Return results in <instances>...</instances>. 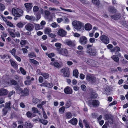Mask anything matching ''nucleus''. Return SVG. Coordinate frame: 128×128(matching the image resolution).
I'll use <instances>...</instances> for the list:
<instances>
[{
    "label": "nucleus",
    "instance_id": "obj_32",
    "mask_svg": "<svg viewBox=\"0 0 128 128\" xmlns=\"http://www.w3.org/2000/svg\"><path fill=\"white\" fill-rule=\"evenodd\" d=\"M40 75L42 76L45 79H47L49 76V75L48 74L46 73L43 72L42 73L40 74Z\"/></svg>",
    "mask_w": 128,
    "mask_h": 128
},
{
    "label": "nucleus",
    "instance_id": "obj_44",
    "mask_svg": "<svg viewBox=\"0 0 128 128\" xmlns=\"http://www.w3.org/2000/svg\"><path fill=\"white\" fill-rule=\"evenodd\" d=\"M49 10L51 11H60V10L58 8H54L50 7L48 8Z\"/></svg>",
    "mask_w": 128,
    "mask_h": 128
},
{
    "label": "nucleus",
    "instance_id": "obj_16",
    "mask_svg": "<svg viewBox=\"0 0 128 128\" xmlns=\"http://www.w3.org/2000/svg\"><path fill=\"white\" fill-rule=\"evenodd\" d=\"M66 32L62 29H59L58 32V34L62 37L65 36L66 34Z\"/></svg>",
    "mask_w": 128,
    "mask_h": 128
},
{
    "label": "nucleus",
    "instance_id": "obj_55",
    "mask_svg": "<svg viewBox=\"0 0 128 128\" xmlns=\"http://www.w3.org/2000/svg\"><path fill=\"white\" fill-rule=\"evenodd\" d=\"M26 115L27 117L29 118H32V113L29 111H28L26 112Z\"/></svg>",
    "mask_w": 128,
    "mask_h": 128
},
{
    "label": "nucleus",
    "instance_id": "obj_7",
    "mask_svg": "<svg viewBox=\"0 0 128 128\" xmlns=\"http://www.w3.org/2000/svg\"><path fill=\"white\" fill-rule=\"evenodd\" d=\"M100 40L104 43L106 44L109 43V39L106 36L102 35L100 37Z\"/></svg>",
    "mask_w": 128,
    "mask_h": 128
},
{
    "label": "nucleus",
    "instance_id": "obj_47",
    "mask_svg": "<svg viewBox=\"0 0 128 128\" xmlns=\"http://www.w3.org/2000/svg\"><path fill=\"white\" fill-rule=\"evenodd\" d=\"M32 102L35 104L38 103L40 102L39 100L37 98H34L32 100Z\"/></svg>",
    "mask_w": 128,
    "mask_h": 128
},
{
    "label": "nucleus",
    "instance_id": "obj_34",
    "mask_svg": "<svg viewBox=\"0 0 128 128\" xmlns=\"http://www.w3.org/2000/svg\"><path fill=\"white\" fill-rule=\"evenodd\" d=\"M73 76H75L76 78H78V72L77 69H75L73 70Z\"/></svg>",
    "mask_w": 128,
    "mask_h": 128
},
{
    "label": "nucleus",
    "instance_id": "obj_64",
    "mask_svg": "<svg viewBox=\"0 0 128 128\" xmlns=\"http://www.w3.org/2000/svg\"><path fill=\"white\" fill-rule=\"evenodd\" d=\"M6 24L8 26L13 27L14 25L12 24L10 22H6Z\"/></svg>",
    "mask_w": 128,
    "mask_h": 128
},
{
    "label": "nucleus",
    "instance_id": "obj_23",
    "mask_svg": "<svg viewBox=\"0 0 128 128\" xmlns=\"http://www.w3.org/2000/svg\"><path fill=\"white\" fill-rule=\"evenodd\" d=\"M108 10L110 12L112 13H116V10L114 6H110L108 8Z\"/></svg>",
    "mask_w": 128,
    "mask_h": 128
},
{
    "label": "nucleus",
    "instance_id": "obj_61",
    "mask_svg": "<svg viewBox=\"0 0 128 128\" xmlns=\"http://www.w3.org/2000/svg\"><path fill=\"white\" fill-rule=\"evenodd\" d=\"M16 26L19 28H22L23 27V24L21 22H19L16 24Z\"/></svg>",
    "mask_w": 128,
    "mask_h": 128
},
{
    "label": "nucleus",
    "instance_id": "obj_20",
    "mask_svg": "<svg viewBox=\"0 0 128 128\" xmlns=\"http://www.w3.org/2000/svg\"><path fill=\"white\" fill-rule=\"evenodd\" d=\"M78 122L77 119L74 118H72L70 120L68 121L69 123L72 124L76 125L77 124Z\"/></svg>",
    "mask_w": 128,
    "mask_h": 128
},
{
    "label": "nucleus",
    "instance_id": "obj_21",
    "mask_svg": "<svg viewBox=\"0 0 128 128\" xmlns=\"http://www.w3.org/2000/svg\"><path fill=\"white\" fill-rule=\"evenodd\" d=\"M25 18L26 19L31 21H34L36 20L35 17L32 16H29L28 15H26V16Z\"/></svg>",
    "mask_w": 128,
    "mask_h": 128
},
{
    "label": "nucleus",
    "instance_id": "obj_42",
    "mask_svg": "<svg viewBox=\"0 0 128 128\" xmlns=\"http://www.w3.org/2000/svg\"><path fill=\"white\" fill-rule=\"evenodd\" d=\"M97 94L95 92H93L91 93V97L92 98H96L97 97Z\"/></svg>",
    "mask_w": 128,
    "mask_h": 128
},
{
    "label": "nucleus",
    "instance_id": "obj_30",
    "mask_svg": "<svg viewBox=\"0 0 128 128\" xmlns=\"http://www.w3.org/2000/svg\"><path fill=\"white\" fill-rule=\"evenodd\" d=\"M50 64L52 66H54V67L58 68L60 66V64L59 63L57 62H51Z\"/></svg>",
    "mask_w": 128,
    "mask_h": 128
},
{
    "label": "nucleus",
    "instance_id": "obj_35",
    "mask_svg": "<svg viewBox=\"0 0 128 128\" xmlns=\"http://www.w3.org/2000/svg\"><path fill=\"white\" fill-rule=\"evenodd\" d=\"M66 117L67 119L70 118L72 117V114L70 112H67L66 113Z\"/></svg>",
    "mask_w": 128,
    "mask_h": 128
},
{
    "label": "nucleus",
    "instance_id": "obj_63",
    "mask_svg": "<svg viewBox=\"0 0 128 128\" xmlns=\"http://www.w3.org/2000/svg\"><path fill=\"white\" fill-rule=\"evenodd\" d=\"M28 56L32 58V57H35L36 56L35 54L33 52H32L28 54Z\"/></svg>",
    "mask_w": 128,
    "mask_h": 128
},
{
    "label": "nucleus",
    "instance_id": "obj_46",
    "mask_svg": "<svg viewBox=\"0 0 128 128\" xmlns=\"http://www.w3.org/2000/svg\"><path fill=\"white\" fill-rule=\"evenodd\" d=\"M51 26L54 28H55L56 27H58V28L60 27V26L56 22H54L52 23Z\"/></svg>",
    "mask_w": 128,
    "mask_h": 128
},
{
    "label": "nucleus",
    "instance_id": "obj_8",
    "mask_svg": "<svg viewBox=\"0 0 128 128\" xmlns=\"http://www.w3.org/2000/svg\"><path fill=\"white\" fill-rule=\"evenodd\" d=\"M87 38L85 36H82L80 38L79 42L82 44L85 45L87 43Z\"/></svg>",
    "mask_w": 128,
    "mask_h": 128
},
{
    "label": "nucleus",
    "instance_id": "obj_52",
    "mask_svg": "<svg viewBox=\"0 0 128 128\" xmlns=\"http://www.w3.org/2000/svg\"><path fill=\"white\" fill-rule=\"evenodd\" d=\"M4 6L2 3H0V10L1 11H3L5 9Z\"/></svg>",
    "mask_w": 128,
    "mask_h": 128
},
{
    "label": "nucleus",
    "instance_id": "obj_5",
    "mask_svg": "<svg viewBox=\"0 0 128 128\" xmlns=\"http://www.w3.org/2000/svg\"><path fill=\"white\" fill-rule=\"evenodd\" d=\"M86 52L88 54L92 56H95L97 54L96 50L94 48H91L90 50H87Z\"/></svg>",
    "mask_w": 128,
    "mask_h": 128
},
{
    "label": "nucleus",
    "instance_id": "obj_62",
    "mask_svg": "<svg viewBox=\"0 0 128 128\" xmlns=\"http://www.w3.org/2000/svg\"><path fill=\"white\" fill-rule=\"evenodd\" d=\"M60 8L62 10H64V11H66L67 12H72V10H70V9H65V8H62L61 7H60Z\"/></svg>",
    "mask_w": 128,
    "mask_h": 128
},
{
    "label": "nucleus",
    "instance_id": "obj_22",
    "mask_svg": "<svg viewBox=\"0 0 128 128\" xmlns=\"http://www.w3.org/2000/svg\"><path fill=\"white\" fill-rule=\"evenodd\" d=\"M110 17L112 19L116 20H118L121 17V16L120 14H117L111 16Z\"/></svg>",
    "mask_w": 128,
    "mask_h": 128
},
{
    "label": "nucleus",
    "instance_id": "obj_45",
    "mask_svg": "<svg viewBox=\"0 0 128 128\" xmlns=\"http://www.w3.org/2000/svg\"><path fill=\"white\" fill-rule=\"evenodd\" d=\"M53 86V85L52 83H47L46 82V87L50 88L52 87Z\"/></svg>",
    "mask_w": 128,
    "mask_h": 128
},
{
    "label": "nucleus",
    "instance_id": "obj_15",
    "mask_svg": "<svg viewBox=\"0 0 128 128\" xmlns=\"http://www.w3.org/2000/svg\"><path fill=\"white\" fill-rule=\"evenodd\" d=\"M64 92L67 94H71L72 93V89L69 86H67L64 89Z\"/></svg>",
    "mask_w": 128,
    "mask_h": 128
},
{
    "label": "nucleus",
    "instance_id": "obj_43",
    "mask_svg": "<svg viewBox=\"0 0 128 128\" xmlns=\"http://www.w3.org/2000/svg\"><path fill=\"white\" fill-rule=\"evenodd\" d=\"M65 109V107L63 106L60 108L59 110V112L61 114H62L64 112Z\"/></svg>",
    "mask_w": 128,
    "mask_h": 128
},
{
    "label": "nucleus",
    "instance_id": "obj_41",
    "mask_svg": "<svg viewBox=\"0 0 128 128\" xmlns=\"http://www.w3.org/2000/svg\"><path fill=\"white\" fill-rule=\"evenodd\" d=\"M8 109L4 108L2 110V114L4 116L6 115L8 112Z\"/></svg>",
    "mask_w": 128,
    "mask_h": 128
},
{
    "label": "nucleus",
    "instance_id": "obj_26",
    "mask_svg": "<svg viewBox=\"0 0 128 128\" xmlns=\"http://www.w3.org/2000/svg\"><path fill=\"white\" fill-rule=\"evenodd\" d=\"M84 60L86 62V63L92 65V62H94V60L90 59H87L85 58L84 59Z\"/></svg>",
    "mask_w": 128,
    "mask_h": 128
},
{
    "label": "nucleus",
    "instance_id": "obj_27",
    "mask_svg": "<svg viewBox=\"0 0 128 128\" xmlns=\"http://www.w3.org/2000/svg\"><path fill=\"white\" fill-rule=\"evenodd\" d=\"M11 103L10 102H6L4 108L8 109V110H10L11 107H10Z\"/></svg>",
    "mask_w": 128,
    "mask_h": 128
},
{
    "label": "nucleus",
    "instance_id": "obj_4",
    "mask_svg": "<svg viewBox=\"0 0 128 128\" xmlns=\"http://www.w3.org/2000/svg\"><path fill=\"white\" fill-rule=\"evenodd\" d=\"M100 104L99 101L97 100H92L88 104V105L90 107L92 106L96 108Z\"/></svg>",
    "mask_w": 128,
    "mask_h": 128
},
{
    "label": "nucleus",
    "instance_id": "obj_24",
    "mask_svg": "<svg viewBox=\"0 0 128 128\" xmlns=\"http://www.w3.org/2000/svg\"><path fill=\"white\" fill-rule=\"evenodd\" d=\"M92 26L89 23H88L85 25L84 28L86 30H90L92 29Z\"/></svg>",
    "mask_w": 128,
    "mask_h": 128
},
{
    "label": "nucleus",
    "instance_id": "obj_53",
    "mask_svg": "<svg viewBox=\"0 0 128 128\" xmlns=\"http://www.w3.org/2000/svg\"><path fill=\"white\" fill-rule=\"evenodd\" d=\"M32 110L33 111V113H34L39 112V111H38V109L34 107H33L32 108Z\"/></svg>",
    "mask_w": 128,
    "mask_h": 128
},
{
    "label": "nucleus",
    "instance_id": "obj_36",
    "mask_svg": "<svg viewBox=\"0 0 128 128\" xmlns=\"http://www.w3.org/2000/svg\"><path fill=\"white\" fill-rule=\"evenodd\" d=\"M28 43V42L26 40H22L20 42V44L22 46H22Z\"/></svg>",
    "mask_w": 128,
    "mask_h": 128
},
{
    "label": "nucleus",
    "instance_id": "obj_13",
    "mask_svg": "<svg viewBox=\"0 0 128 128\" xmlns=\"http://www.w3.org/2000/svg\"><path fill=\"white\" fill-rule=\"evenodd\" d=\"M104 117L105 120H108L109 122L111 124L112 123L113 119L112 117L110 115L106 114L104 115Z\"/></svg>",
    "mask_w": 128,
    "mask_h": 128
},
{
    "label": "nucleus",
    "instance_id": "obj_25",
    "mask_svg": "<svg viewBox=\"0 0 128 128\" xmlns=\"http://www.w3.org/2000/svg\"><path fill=\"white\" fill-rule=\"evenodd\" d=\"M117 55H113L111 57L112 59L116 62H118L119 60V57L117 56Z\"/></svg>",
    "mask_w": 128,
    "mask_h": 128
},
{
    "label": "nucleus",
    "instance_id": "obj_29",
    "mask_svg": "<svg viewBox=\"0 0 128 128\" xmlns=\"http://www.w3.org/2000/svg\"><path fill=\"white\" fill-rule=\"evenodd\" d=\"M62 44L59 43H56L55 44V46L56 47V49L58 52L60 51V49L61 48Z\"/></svg>",
    "mask_w": 128,
    "mask_h": 128
},
{
    "label": "nucleus",
    "instance_id": "obj_57",
    "mask_svg": "<svg viewBox=\"0 0 128 128\" xmlns=\"http://www.w3.org/2000/svg\"><path fill=\"white\" fill-rule=\"evenodd\" d=\"M35 28L36 30H38L40 29V25L38 24H35Z\"/></svg>",
    "mask_w": 128,
    "mask_h": 128
},
{
    "label": "nucleus",
    "instance_id": "obj_1",
    "mask_svg": "<svg viewBox=\"0 0 128 128\" xmlns=\"http://www.w3.org/2000/svg\"><path fill=\"white\" fill-rule=\"evenodd\" d=\"M72 24L74 28L77 30H80L83 28L84 26L83 23L77 20L74 21Z\"/></svg>",
    "mask_w": 128,
    "mask_h": 128
},
{
    "label": "nucleus",
    "instance_id": "obj_6",
    "mask_svg": "<svg viewBox=\"0 0 128 128\" xmlns=\"http://www.w3.org/2000/svg\"><path fill=\"white\" fill-rule=\"evenodd\" d=\"M110 50L112 52H115V54H117V56H119L120 57H121V54L118 52L120 50V48L119 47L116 46L113 48L111 49Z\"/></svg>",
    "mask_w": 128,
    "mask_h": 128
},
{
    "label": "nucleus",
    "instance_id": "obj_33",
    "mask_svg": "<svg viewBox=\"0 0 128 128\" xmlns=\"http://www.w3.org/2000/svg\"><path fill=\"white\" fill-rule=\"evenodd\" d=\"M51 32V29L50 28H45L44 30L45 34H49Z\"/></svg>",
    "mask_w": 128,
    "mask_h": 128
},
{
    "label": "nucleus",
    "instance_id": "obj_56",
    "mask_svg": "<svg viewBox=\"0 0 128 128\" xmlns=\"http://www.w3.org/2000/svg\"><path fill=\"white\" fill-rule=\"evenodd\" d=\"M66 44L69 46H72L73 45V43L71 40H68L66 42Z\"/></svg>",
    "mask_w": 128,
    "mask_h": 128
},
{
    "label": "nucleus",
    "instance_id": "obj_50",
    "mask_svg": "<svg viewBox=\"0 0 128 128\" xmlns=\"http://www.w3.org/2000/svg\"><path fill=\"white\" fill-rule=\"evenodd\" d=\"M20 70L21 73L24 75H25L26 74V71L22 67H20Z\"/></svg>",
    "mask_w": 128,
    "mask_h": 128
},
{
    "label": "nucleus",
    "instance_id": "obj_12",
    "mask_svg": "<svg viewBox=\"0 0 128 128\" xmlns=\"http://www.w3.org/2000/svg\"><path fill=\"white\" fill-rule=\"evenodd\" d=\"M23 125L24 128H32L33 126V125L28 121L26 122Z\"/></svg>",
    "mask_w": 128,
    "mask_h": 128
},
{
    "label": "nucleus",
    "instance_id": "obj_51",
    "mask_svg": "<svg viewBox=\"0 0 128 128\" xmlns=\"http://www.w3.org/2000/svg\"><path fill=\"white\" fill-rule=\"evenodd\" d=\"M38 7L37 6H34L33 8V10L34 12H36L39 10Z\"/></svg>",
    "mask_w": 128,
    "mask_h": 128
},
{
    "label": "nucleus",
    "instance_id": "obj_60",
    "mask_svg": "<svg viewBox=\"0 0 128 128\" xmlns=\"http://www.w3.org/2000/svg\"><path fill=\"white\" fill-rule=\"evenodd\" d=\"M95 39L94 38H90L89 40L90 42L91 43H94L95 42Z\"/></svg>",
    "mask_w": 128,
    "mask_h": 128
},
{
    "label": "nucleus",
    "instance_id": "obj_18",
    "mask_svg": "<svg viewBox=\"0 0 128 128\" xmlns=\"http://www.w3.org/2000/svg\"><path fill=\"white\" fill-rule=\"evenodd\" d=\"M21 93L24 96H26L29 94V91L26 88H24V90L21 91Z\"/></svg>",
    "mask_w": 128,
    "mask_h": 128
},
{
    "label": "nucleus",
    "instance_id": "obj_3",
    "mask_svg": "<svg viewBox=\"0 0 128 128\" xmlns=\"http://www.w3.org/2000/svg\"><path fill=\"white\" fill-rule=\"evenodd\" d=\"M7 30L10 35L12 38H15L16 36L18 38L20 36V33L18 32H16L15 34L14 33V32L15 31L14 29L8 28V29Z\"/></svg>",
    "mask_w": 128,
    "mask_h": 128
},
{
    "label": "nucleus",
    "instance_id": "obj_38",
    "mask_svg": "<svg viewBox=\"0 0 128 128\" xmlns=\"http://www.w3.org/2000/svg\"><path fill=\"white\" fill-rule=\"evenodd\" d=\"M92 3L95 5L98 6L100 4L99 0H92Z\"/></svg>",
    "mask_w": 128,
    "mask_h": 128
},
{
    "label": "nucleus",
    "instance_id": "obj_9",
    "mask_svg": "<svg viewBox=\"0 0 128 128\" xmlns=\"http://www.w3.org/2000/svg\"><path fill=\"white\" fill-rule=\"evenodd\" d=\"M86 79L88 81L91 82L92 83L94 82L96 80V78L91 74L87 75L86 77Z\"/></svg>",
    "mask_w": 128,
    "mask_h": 128
},
{
    "label": "nucleus",
    "instance_id": "obj_17",
    "mask_svg": "<svg viewBox=\"0 0 128 128\" xmlns=\"http://www.w3.org/2000/svg\"><path fill=\"white\" fill-rule=\"evenodd\" d=\"M61 72L63 73L65 76L68 77L69 76V73L68 69L64 68L61 70Z\"/></svg>",
    "mask_w": 128,
    "mask_h": 128
},
{
    "label": "nucleus",
    "instance_id": "obj_37",
    "mask_svg": "<svg viewBox=\"0 0 128 128\" xmlns=\"http://www.w3.org/2000/svg\"><path fill=\"white\" fill-rule=\"evenodd\" d=\"M39 121L40 123L45 125H46L48 123V121L47 120H45L41 119H40Z\"/></svg>",
    "mask_w": 128,
    "mask_h": 128
},
{
    "label": "nucleus",
    "instance_id": "obj_40",
    "mask_svg": "<svg viewBox=\"0 0 128 128\" xmlns=\"http://www.w3.org/2000/svg\"><path fill=\"white\" fill-rule=\"evenodd\" d=\"M16 52V49L15 48H13L12 50H10L9 51L14 56L15 55Z\"/></svg>",
    "mask_w": 128,
    "mask_h": 128
},
{
    "label": "nucleus",
    "instance_id": "obj_2",
    "mask_svg": "<svg viewBox=\"0 0 128 128\" xmlns=\"http://www.w3.org/2000/svg\"><path fill=\"white\" fill-rule=\"evenodd\" d=\"M12 14L14 16L20 17L22 16V10L16 8H13L12 9Z\"/></svg>",
    "mask_w": 128,
    "mask_h": 128
},
{
    "label": "nucleus",
    "instance_id": "obj_10",
    "mask_svg": "<svg viewBox=\"0 0 128 128\" xmlns=\"http://www.w3.org/2000/svg\"><path fill=\"white\" fill-rule=\"evenodd\" d=\"M58 53L59 54L66 57L69 56L67 50L64 48H61L58 52Z\"/></svg>",
    "mask_w": 128,
    "mask_h": 128
},
{
    "label": "nucleus",
    "instance_id": "obj_11",
    "mask_svg": "<svg viewBox=\"0 0 128 128\" xmlns=\"http://www.w3.org/2000/svg\"><path fill=\"white\" fill-rule=\"evenodd\" d=\"M34 26L32 24L29 23L27 24L25 26V28L27 30L30 32L34 29Z\"/></svg>",
    "mask_w": 128,
    "mask_h": 128
},
{
    "label": "nucleus",
    "instance_id": "obj_54",
    "mask_svg": "<svg viewBox=\"0 0 128 128\" xmlns=\"http://www.w3.org/2000/svg\"><path fill=\"white\" fill-rule=\"evenodd\" d=\"M32 83L31 80H27L24 81L25 84L27 86H28L30 84Z\"/></svg>",
    "mask_w": 128,
    "mask_h": 128
},
{
    "label": "nucleus",
    "instance_id": "obj_59",
    "mask_svg": "<svg viewBox=\"0 0 128 128\" xmlns=\"http://www.w3.org/2000/svg\"><path fill=\"white\" fill-rule=\"evenodd\" d=\"M42 110L43 113L44 118L45 119H47V116L46 115L44 111V109L43 108H42Z\"/></svg>",
    "mask_w": 128,
    "mask_h": 128
},
{
    "label": "nucleus",
    "instance_id": "obj_39",
    "mask_svg": "<svg viewBox=\"0 0 128 128\" xmlns=\"http://www.w3.org/2000/svg\"><path fill=\"white\" fill-rule=\"evenodd\" d=\"M30 62L36 65L39 64V63L38 62L34 59H30Z\"/></svg>",
    "mask_w": 128,
    "mask_h": 128
},
{
    "label": "nucleus",
    "instance_id": "obj_48",
    "mask_svg": "<svg viewBox=\"0 0 128 128\" xmlns=\"http://www.w3.org/2000/svg\"><path fill=\"white\" fill-rule=\"evenodd\" d=\"M92 63V65L94 66L97 67L99 65L98 63L95 61L94 60V62Z\"/></svg>",
    "mask_w": 128,
    "mask_h": 128
},
{
    "label": "nucleus",
    "instance_id": "obj_58",
    "mask_svg": "<svg viewBox=\"0 0 128 128\" xmlns=\"http://www.w3.org/2000/svg\"><path fill=\"white\" fill-rule=\"evenodd\" d=\"M71 105V103L70 101H68L66 104V108H68Z\"/></svg>",
    "mask_w": 128,
    "mask_h": 128
},
{
    "label": "nucleus",
    "instance_id": "obj_31",
    "mask_svg": "<svg viewBox=\"0 0 128 128\" xmlns=\"http://www.w3.org/2000/svg\"><path fill=\"white\" fill-rule=\"evenodd\" d=\"M10 62L11 66L14 68H16L18 66L17 64L13 60L10 59L9 60Z\"/></svg>",
    "mask_w": 128,
    "mask_h": 128
},
{
    "label": "nucleus",
    "instance_id": "obj_19",
    "mask_svg": "<svg viewBox=\"0 0 128 128\" xmlns=\"http://www.w3.org/2000/svg\"><path fill=\"white\" fill-rule=\"evenodd\" d=\"M8 92L7 90L4 88L0 89V96H3L7 94Z\"/></svg>",
    "mask_w": 128,
    "mask_h": 128
},
{
    "label": "nucleus",
    "instance_id": "obj_49",
    "mask_svg": "<svg viewBox=\"0 0 128 128\" xmlns=\"http://www.w3.org/2000/svg\"><path fill=\"white\" fill-rule=\"evenodd\" d=\"M10 82L12 85H16L17 84L18 82L14 80H10Z\"/></svg>",
    "mask_w": 128,
    "mask_h": 128
},
{
    "label": "nucleus",
    "instance_id": "obj_14",
    "mask_svg": "<svg viewBox=\"0 0 128 128\" xmlns=\"http://www.w3.org/2000/svg\"><path fill=\"white\" fill-rule=\"evenodd\" d=\"M32 3H25L24 6L26 8L27 12H28L31 10L32 6Z\"/></svg>",
    "mask_w": 128,
    "mask_h": 128
},
{
    "label": "nucleus",
    "instance_id": "obj_28",
    "mask_svg": "<svg viewBox=\"0 0 128 128\" xmlns=\"http://www.w3.org/2000/svg\"><path fill=\"white\" fill-rule=\"evenodd\" d=\"M44 17L47 19L49 18V16L50 14V12L47 10H45L44 11Z\"/></svg>",
    "mask_w": 128,
    "mask_h": 128
}]
</instances>
